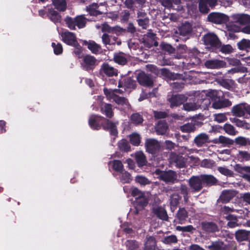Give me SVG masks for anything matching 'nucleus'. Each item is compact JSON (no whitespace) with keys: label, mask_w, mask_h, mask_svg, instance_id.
<instances>
[{"label":"nucleus","mask_w":250,"mask_h":250,"mask_svg":"<svg viewBox=\"0 0 250 250\" xmlns=\"http://www.w3.org/2000/svg\"><path fill=\"white\" fill-rule=\"evenodd\" d=\"M104 93L106 95L107 98L110 100H113L117 104L121 105L123 106L124 110L128 109L130 105L127 99L124 97H120L117 95V93H122L123 91L120 89H108L104 88Z\"/></svg>","instance_id":"obj_1"},{"label":"nucleus","mask_w":250,"mask_h":250,"mask_svg":"<svg viewBox=\"0 0 250 250\" xmlns=\"http://www.w3.org/2000/svg\"><path fill=\"white\" fill-rule=\"evenodd\" d=\"M154 173L157 176L158 178L166 183H173L177 180L176 173L172 170L165 171L156 169Z\"/></svg>","instance_id":"obj_2"},{"label":"nucleus","mask_w":250,"mask_h":250,"mask_svg":"<svg viewBox=\"0 0 250 250\" xmlns=\"http://www.w3.org/2000/svg\"><path fill=\"white\" fill-rule=\"evenodd\" d=\"M207 21L216 24L226 23L229 21V17L219 12H211L208 14Z\"/></svg>","instance_id":"obj_3"},{"label":"nucleus","mask_w":250,"mask_h":250,"mask_svg":"<svg viewBox=\"0 0 250 250\" xmlns=\"http://www.w3.org/2000/svg\"><path fill=\"white\" fill-rule=\"evenodd\" d=\"M204 44L217 47L220 45L221 42L215 33L208 32L204 34Z\"/></svg>","instance_id":"obj_4"},{"label":"nucleus","mask_w":250,"mask_h":250,"mask_svg":"<svg viewBox=\"0 0 250 250\" xmlns=\"http://www.w3.org/2000/svg\"><path fill=\"white\" fill-rule=\"evenodd\" d=\"M145 146L147 151L152 154H155L159 150L160 144L155 139H147L146 140Z\"/></svg>","instance_id":"obj_5"},{"label":"nucleus","mask_w":250,"mask_h":250,"mask_svg":"<svg viewBox=\"0 0 250 250\" xmlns=\"http://www.w3.org/2000/svg\"><path fill=\"white\" fill-rule=\"evenodd\" d=\"M62 40L68 45L76 46L78 45L76 37L74 34L68 31L62 32L60 34Z\"/></svg>","instance_id":"obj_6"},{"label":"nucleus","mask_w":250,"mask_h":250,"mask_svg":"<svg viewBox=\"0 0 250 250\" xmlns=\"http://www.w3.org/2000/svg\"><path fill=\"white\" fill-rule=\"evenodd\" d=\"M203 177L192 176L188 180V184L191 189L194 191H198L202 188Z\"/></svg>","instance_id":"obj_7"},{"label":"nucleus","mask_w":250,"mask_h":250,"mask_svg":"<svg viewBox=\"0 0 250 250\" xmlns=\"http://www.w3.org/2000/svg\"><path fill=\"white\" fill-rule=\"evenodd\" d=\"M138 83L142 85L146 86H152L153 83L152 78L144 72L139 73L137 76Z\"/></svg>","instance_id":"obj_8"},{"label":"nucleus","mask_w":250,"mask_h":250,"mask_svg":"<svg viewBox=\"0 0 250 250\" xmlns=\"http://www.w3.org/2000/svg\"><path fill=\"white\" fill-rule=\"evenodd\" d=\"M226 62L222 60L217 59L209 60L206 61L204 65L209 69H219L226 67Z\"/></svg>","instance_id":"obj_9"},{"label":"nucleus","mask_w":250,"mask_h":250,"mask_svg":"<svg viewBox=\"0 0 250 250\" xmlns=\"http://www.w3.org/2000/svg\"><path fill=\"white\" fill-rule=\"evenodd\" d=\"M232 20L240 25L250 24V16L245 14H237L231 16Z\"/></svg>","instance_id":"obj_10"},{"label":"nucleus","mask_w":250,"mask_h":250,"mask_svg":"<svg viewBox=\"0 0 250 250\" xmlns=\"http://www.w3.org/2000/svg\"><path fill=\"white\" fill-rule=\"evenodd\" d=\"M206 97L204 98V104L206 105L210 104V100L214 102L220 97L219 91L214 89H209L205 93Z\"/></svg>","instance_id":"obj_11"},{"label":"nucleus","mask_w":250,"mask_h":250,"mask_svg":"<svg viewBox=\"0 0 250 250\" xmlns=\"http://www.w3.org/2000/svg\"><path fill=\"white\" fill-rule=\"evenodd\" d=\"M169 162L172 165L178 167H183L185 166V158L180 155L172 153L169 156Z\"/></svg>","instance_id":"obj_12"},{"label":"nucleus","mask_w":250,"mask_h":250,"mask_svg":"<svg viewBox=\"0 0 250 250\" xmlns=\"http://www.w3.org/2000/svg\"><path fill=\"white\" fill-rule=\"evenodd\" d=\"M188 97L184 95H176L171 97L168 99L170 103V107H173L174 106H178L185 101H187Z\"/></svg>","instance_id":"obj_13"},{"label":"nucleus","mask_w":250,"mask_h":250,"mask_svg":"<svg viewBox=\"0 0 250 250\" xmlns=\"http://www.w3.org/2000/svg\"><path fill=\"white\" fill-rule=\"evenodd\" d=\"M83 69L87 71L93 69L96 62V59L91 55H86L83 57Z\"/></svg>","instance_id":"obj_14"},{"label":"nucleus","mask_w":250,"mask_h":250,"mask_svg":"<svg viewBox=\"0 0 250 250\" xmlns=\"http://www.w3.org/2000/svg\"><path fill=\"white\" fill-rule=\"evenodd\" d=\"M244 103L234 105L231 110V113L235 117H242L245 116Z\"/></svg>","instance_id":"obj_15"},{"label":"nucleus","mask_w":250,"mask_h":250,"mask_svg":"<svg viewBox=\"0 0 250 250\" xmlns=\"http://www.w3.org/2000/svg\"><path fill=\"white\" fill-rule=\"evenodd\" d=\"M212 142L216 144H221L223 146H229L234 143L233 140L222 135H220L218 138H215Z\"/></svg>","instance_id":"obj_16"},{"label":"nucleus","mask_w":250,"mask_h":250,"mask_svg":"<svg viewBox=\"0 0 250 250\" xmlns=\"http://www.w3.org/2000/svg\"><path fill=\"white\" fill-rule=\"evenodd\" d=\"M101 72L109 77L116 76L118 74L117 69L108 63H104L102 65Z\"/></svg>","instance_id":"obj_17"},{"label":"nucleus","mask_w":250,"mask_h":250,"mask_svg":"<svg viewBox=\"0 0 250 250\" xmlns=\"http://www.w3.org/2000/svg\"><path fill=\"white\" fill-rule=\"evenodd\" d=\"M231 102L229 99L220 100V97L212 103V107L214 109H221L231 106Z\"/></svg>","instance_id":"obj_18"},{"label":"nucleus","mask_w":250,"mask_h":250,"mask_svg":"<svg viewBox=\"0 0 250 250\" xmlns=\"http://www.w3.org/2000/svg\"><path fill=\"white\" fill-rule=\"evenodd\" d=\"M104 118L97 115H92L89 119V124L93 129L98 130L100 128V125Z\"/></svg>","instance_id":"obj_19"},{"label":"nucleus","mask_w":250,"mask_h":250,"mask_svg":"<svg viewBox=\"0 0 250 250\" xmlns=\"http://www.w3.org/2000/svg\"><path fill=\"white\" fill-rule=\"evenodd\" d=\"M229 120L238 127L247 130L250 129V124L245 120H241L236 117L229 118Z\"/></svg>","instance_id":"obj_20"},{"label":"nucleus","mask_w":250,"mask_h":250,"mask_svg":"<svg viewBox=\"0 0 250 250\" xmlns=\"http://www.w3.org/2000/svg\"><path fill=\"white\" fill-rule=\"evenodd\" d=\"M218 83L225 88L231 90L234 88L235 82L232 79H220L218 80Z\"/></svg>","instance_id":"obj_21"},{"label":"nucleus","mask_w":250,"mask_h":250,"mask_svg":"<svg viewBox=\"0 0 250 250\" xmlns=\"http://www.w3.org/2000/svg\"><path fill=\"white\" fill-rule=\"evenodd\" d=\"M219 231L218 226L214 222H204V231L208 233H214Z\"/></svg>","instance_id":"obj_22"},{"label":"nucleus","mask_w":250,"mask_h":250,"mask_svg":"<svg viewBox=\"0 0 250 250\" xmlns=\"http://www.w3.org/2000/svg\"><path fill=\"white\" fill-rule=\"evenodd\" d=\"M83 43L87 46L88 48L94 54H97L101 49L100 45L93 41L88 42L85 41H83Z\"/></svg>","instance_id":"obj_23"},{"label":"nucleus","mask_w":250,"mask_h":250,"mask_svg":"<svg viewBox=\"0 0 250 250\" xmlns=\"http://www.w3.org/2000/svg\"><path fill=\"white\" fill-rule=\"evenodd\" d=\"M156 242L155 238L152 236H148L146 238L145 243L144 250H155Z\"/></svg>","instance_id":"obj_24"},{"label":"nucleus","mask_w":250,"mask_h":250,"mask_svg":"<svg viewBox=\"0 0 250 250\" xmlns=\"http://www.w3.org/2000/svg\"><path fill=\"white\" fill-rule=\"evenodd\" d=\"M154 34L153 33H148L146 37H145L144 43L145 46L150 48L154 44L155 46H157L158 43L154 42Z\"/></svg>","instance_id":"obj_25"},{"label":"nucleus","mask_w":250,"mask_h":250,"mask_svg":"<svg viewBox=\"0 0 250 250\" xmlns=\"http://www.w3.org/2000/svg\"><path fill=\"white\" fill-rule=\"evenodd\" d=\"M47 16L51 21L54 23L60 22L61 17L59 14L53 9H48Z\"/></svg>","instance_id":"obj_26"},{"label":"nucleus","mask_w":250,"mask_h":250,"mask_svg":"<svg viewBox=\"0 0 250 250\" xmlns=\"http://www.w3.org/2000/svg\"><path fill=\"white\" fill-rule=\"evenodd\" d=\"M235 196V193L231 190H224L221 195L223 203L229 202Z\"/></svg>","instance_id":"obj_27"},{"label":"nucleus","mask_w":250,"mask_h":250,"mask_svg":"<svg viewBox=\"0 0 250 250\" xmlns=\"http://www.w3.org/2000/svg\"><path fill=\"white\" fill-rule=\"evenodd\" d=\"M250 235V232L245 230H238L235 233L236 238L239 241L247 240Z\"/></svg>","instance_id":"obj_28"},{"label":"nucleus","mask_w":250,"mask_h":250,"mask_svg":"<svg viewBox=\"0 0 250 250\" xmlns=\"http://www.w3.org/2000/svg\"><path fill=\"white\" fill-rule=\"evenodd\" d=\"M136 161L139 167L145 165L146 160L145 155L142 151H138L134 154Z\"/></svg>","instance_id":"obj_29"},{"label":"nucleus","mask_w":250,"mask_h":250,"mask_svg":"<svg viewBox=\"0 0 250 250\" xmlns=\"http://www.w3.org/2000/svg\"><path fill=\"white\" fill-rule=\"evenodd\" d=\"M228 221L227 226L230 228H233L238 226V219L236 216L232 214H229L226 217Z\"/></svg>","instance_id":"obj_30"},{"label":"nucleus","mask_w":250,"mask_h":250,"mask_svg":"<svg viewBox=\"0 0 250 250\" xmlns=\"http://www.w3.org/2000/svg\"><path fill=\"white\" fill-rule=\"evenodd\" d=\"M55 7L60 11H64L66 9L67 4L65 0H52Z\"/></svg>","instance_id":"obj_31"},{"label":"nucleus","mask_w":250,"mask_h":250,"mask_svg":"<svg viewBox=\"0 0 250 250\" xmlns=\"http://www.w3.org/2000/svg\"><path fill=\"white\" fill-rule=\"evenodd\" d=\"M128 56L124 53H119L114 56V61L121 65L125 64L127 61Z\"/></svg>","instance_id":"obj_32"},{"label":"nucleus","mask_w":250,"mask_h":250,"mask_svg":"<svg viewBox=\"0 0 250 250\" xmlns=\"http://www.w3.org/2000/svg\"><path fill=\"white\" fill-rule=\"evenodd\" d=\"M101 30L103 32L116 33L121 30V28L119 27H111L107 23H104L101 25Z\"/></svg>","instance_id":"obj_33"},{"label":"nucleus","mask_w":250,"mask_h":250,"mask_svg":"<svg viewBox=\"0 0 250 250\" xmlns=\"http://www.w3.org/2000/svg\"><path fill=\"white\" fill-rule=\"evenodd\" d=\"M99 6L96 3H93L87 7L86 9L90 15L97 16L104 13V11H100L98 10Z\"/></svg>","instance_id":"obj_34"},{"label":"nucleus","mask_w":250,"mask_h":250,"mask_svg":"<svg viewBox=\"0 0 250 250\" xmlns=\"http://www.w3.org/2000/svg\"><path fill=\"white\" fill-rule=\"evenodd\" d=\"M236 145L240 146H246L247 145L250 146V139L246 138L243 136H238L236 137L234 141Z\"/></svg>","instance_id":"obj_35"},{"label":"nucleus","mask_w":250,"mask_h":250,"mask_svg":"<svg viewBox=\"0 0 250 250\" xmlns=\"http://www.w3.org/2000/svg\"><path fill=\"white\" fill-rule=\"evenodd\" d=\"M167 123L163 122H159L156 126V131L158 134H165L167 131Z\"/></svg>","instance_id":"obj_36"},{"label":"nucleus","mask_w":250,"mask_h":250,"mask_svg":"<svg viewBox=\"0 0 250 250\" xmlns=\"http://www.w3.org/2000/svg\"><path fill=\"white\" fill-rule=\"evenodd\" d=\"M218 182V180L212 175L204 174V184L207 186H212L215 185Z\"/></svg>","instance_id":"obj_37"},{"label":"nucleus","mask_w":250,"mask_h":250,"mask_svg":"<svg viewBox=\"0 0 250 250\" xmlns=\"http://www.w3.org/2000/svg\"><path fill=\"white\" fill-rule=\"evenodd\" d=\"M109 165L112 167L115 171L122 172L123 169V165L119 160H114L109 163Z\"/></svg>","instance_id":"obj_38"},{"label":"nucleus","mask_w":250,"mask_h":250,"mask_svg":"<svg viewBox=\"0 0 250 250\" xmlns=\"http://www.w3.org/2000/svg\"><path fill=\"white\" fill-rule=\"evenodd\" d=\"M102 40L103 43L104 44L110 45L115 43L116 38L115 37L110 36L106 34H104L102 37Z\"/></svg>","instance_id":"obj_39"},{"label":"nucleus","mask_w":250,"mask_h":250,"mask_svg":"<svg viewBox=\"0 0 250 250\" xmlns=\"http://www.w3.org/2000/svg\"><path fill=\"white\" fill-rule=\"evenodd\" d=\"M154 212L160 219L163 220H167L168 216L166 211L164 208H157L154 209Z\"/></svg>","instance_id":"obj_40"},{"label":"nucleus","mask_w":250,"mask_h":250,"mask_svg":"<svg viewBox=\"0 0 250 250\" xmlns=\"http://www.w3.org/2000/svg\"><path fill=\"white\" fill-rule=\"evenodd\" d=\"M236 22H234V21L229 22L227 25V28L228 32H239L241 31V27L236 24Z\"/></svg>","instance_id":"obj_41"},{"label":"nucleus","mask_w":250,"mask_h":250,"mask_svg":"<svg viewBox=\"0 0 250 250\" xmlns=\"http://www.w3.org/2000/svg\"><path fill=\"white\" fill-rule=\"evenodd\" d=\"M237 46L241 50L250 49V41L243 39L237 43Z\"/></svg>","instance_id":"obj_42"},{"label":"nucleus","mask_w":250,"mask_h":250,"mask_svg":"<svg viewBox=\"0 0 250 250\" xmlns=\"http://www.w3.org/2000/svg\"><path fill=\"white\" fill-rule=\"evenodd\" d=\"M177 219L179 221V223L182 224L183 222L188 217V212L184 208H180L178 210L177 215Z\"/></svg>","instance_id":"obj_43"},{"label":"nucleus","mask_w":250,"mask_h":250,"mask_svg":"<svg viewBox=\"0 0 250 250\" xmlns=\"http://www.w3.org/2000/svg\"><path fill=\"white\" fill-rule=\"evenodd\" d=\"M223 129L224 131L230 135H235L238 133V131L235 130V127L229 124H225L224 125Z\"/></svg>","instance_id":"obj_44"},{"label":"nucleus","mask_w":250,"mask_h":250,"mask_svg":"<svg viewBox=\"0 0 250 250\" xmlns=\"http://www.w3.org/2000/svg\"><path fill=\"white\" fill-rule=\"evenodd\" d=\"M104 128L105 129L109 130L110 133L113 135H115L117 134L116 124L109 121H107L106 125H104Z\"/></svg>","instance_id":"obj_45"},{"label":"nucleus","mask_w":250,"mask_h":250,"mask_svg":"<svg viewBox=\"0 0 250 250\" xmlns=\"http://www.w3.org/2000/svg\"><path fill=\"white\" fill-rule=\"evenodd\" d=\"M223 243L220 241L211 242V244L208 245H206V248L208 250H221L222 246Z\"/></svg>","instance_id":"obj_46"},{"label":"nucleus","mask_w":250,"mask_h":250,"mask_svg":"<svg viewBox=\"0 0 250 250\" xmlns=\"http://www.w3.org/2000/svg\"><path fill=\"white\" fill-rule=\"evenodd\" d=\"M101 111L107 117H111L113 116L112 106L110 104H105L101 107Z\"/></svg>","instance_id":"obj_47"},{"label":"nucleus","mask_w":250,"mask_h":250,"mask_svg":"<svg viewBox=\"0 0 250 250\" xmlns=\"http://www.w3.org/2000/svg\"><path fill=\"white\" fill-rule=\"evenodd\" d=\"M234 169L241 174L243 173L244 172L250 173V166L243 167L240 164H237L234 166Z\"/></svg>","instance_id":"obj_48"},{"label":"nucleus","mask_w":250,"mask_h":250,"mask_svg":"<svg viewBox=\"0 0 250 250\" xmlns=\"http://www.w3.org/2000/svg\"><path fill=\"white\" fill-rule=\"evenodd\" d=\"M181 199V197L179 195L176 193H172L170 196V205L173 207H176L179 204V200Z\"/></svg>","instance_id":"obj_49"},{"label":"nucleus","mask_w":250,"mask_h":250,"mask_svg":"<svg viewBox=\"0 0 250 250\" xmlns=\"http://www.w3.org/2000/svg\"><path fill=\"white\" fill-rule=\"evenodd\" d=\"M130 141L134 146H138L141 142V137L139 134L134 133L130 135Z\"/></svg>","instance_id":"obj_50"},{"label":"nucleus","mask_w":250,"mask_h":250,"mask_svg":"<svg viewBox=\"0 0 250 250\" xmlns=\"http://www.w3.org/2000/svg\"><path fill=\"white\" fill-rule=\"evenodd\" d=\"M64 21L69 28L71 30L75 29V27L76 25L75 18L73 19L71 17H67L65 19Z\"/></svg>","instance_id":"obj_51"},{"label":"nucleus","mask_w":250,"mask_h":250,"mask_svg":"<svg viewBox=\"0 0 250 250\" xmlns=\"http://www.w3.org/2000/svg\"><path fill=\"white\" fill-rule=\"evenodd\" d=\"M200 106L199 104L188 103L184 104L183 108L185 110L190 111L197 110Z\"/></svg>","instance_id":"obj_52"},{"label":"nucleus","mask_w":250,"mask_h":250,"mask_svg":"<svg viewBox=\"0 0 250 250\" xmlns=\"http://www.w3.org/2000/svg\"><path fill=\"white\" fill-rule=\"evenodd\" d=\"M136 204L141 208H143L148 203V199L145 195V193L143 197H140L136 200Z\"/></svg>","instance_id":"obj_53"},{"label":"nucleus","mask_w":250,"mask_h":250,"mask_svg":"<svg viewBox=\"0 0 250 250\" xmlns=\"http://www.w3.org/2000/svg\"><path fill=\"white\" fill-rule=\"evenodd\" d=\"M131 121L133 124L138 125L143 122V119L141 115L138 113H134L131 116Z\"/></svg>","instance_id":"obj_54"},{"label":"nucleus","mask_w":250,"mask_h":250,"mask_svg":"<svg viewBox=\"0 0 250 250\" xmlns=\"http://www.w3.org/2000/svg\"><path fill=\"white\" fill-rule=\"evenodd\" d=\"M76 25L81 28L85 26L86 23V20L83 15H80L75 18Z\"/></svg>","instance_id":"obj_55"},{"label":"nucleus","mask_w":250,"mask_h":250,"mask_svg":"<svg viewBox=\"0 0 250 250\" xmlns=\"http://www.w3.org/2000/svg\"><path fill=\"white\" fill-rule=\"evenodd\" d=\"M191 31V27L189 24L182 25L180 28V33L183 36H186Z\"/></svg>","instance_id":"obj_56"},{"label":"nucleus","mask_w":250,"mask_h":250,"mask_svg":"<svg viewBox=\"0 0 250 250\" xmlns=\"http://www.w3.org/2000/svg\"><path fill=\"white\" fill-rule=\"evenodd\" d=\"M180 129L183 132H189L194 130L195 126L193 124L188 123L181 126Z\"/></svg>","instance_id":"obj_57"},{"label":"nucleus","mask_w":250,"mask_h":250,"mask_svg":"<svg viewBox=\"0 0 250 250\" xmlns=\"http://www.w3.org/2000/svg\"><path fill=\"white\" fill-rule=\"evenodd\" d=\"M120 180L123 183H129L132 180L130 174L126 172H122Z\"/></svg>","instance_id":"obj_58"},{"label":"nucleus","mask_w":250,"mask_h":250,"mask_svg":"<svg viewBox=\"0 0 250 250\" xmlns=\"http://www.w3.org/2000/svg\"><path fill=\"white\" fill-rule=\"evenodd\" d=\"M135 181L141 185L145 186L150 184V181L145 177L138 175L135 178Z\"/></svg>","instance_id":"obj_59"},{"label":"nucleus","mask_w":250,"mask_h":250,"mask_svg":"<svg viewBox=\"0 0 250 250\" xmlns=\"http://www.w3.org/2000/svg\"><path fill=\"white\" fill-rule=\"evenodd\" d=\"M126 245L129 250H137L139 247L138 243L134 240H128Z\"/></svg>","instance_id":"obj_60"},{"label":"nucleus","mask_w":250,"mask_h":250,"mask_svg":"<svg viewBox=\"0 0 250 250\" xmlns=\"http://www.w3.org/2000/svg\"><path fill=\"white\" fill-rule=\"evenodd\" d=\"M118 146L121 150L124 151H127L130 148L128 143L126 141L124 140H122L118 143Z\"/></svg>","instance_id":"obj_61"},{"label":"nucleus","mask_w":250,"mask_h":250,"mask_svg":"<svg viewBox=\"0 0 250 250\" xmlns=\"http://www.w3.org/2000/svg\"><path fill=\"white\" fill-rule=\"evenodd\" d=\"M177 239L175 235H171L164 238L163 242L166 244H172L177 243Z\"/></svg>","instance_id":"obj_62"},{"label":"nucleus","mask_w":250,"mask_h":250,"mask_svg":"<svg viewBox=\"0 0 250 250\" xmlns=\"http://www.w3.org/2000/svg\"><path fill=\"white\" fill-rule=\"evenodd\" d=\"M220 51L224 54H229L232 52L233 48L230 44H224L220 45Z\"/></svg>","instance_id":"obj_63"},{"label":"nucleus","mask_w":250,"mask_h":250,"mask_svg":"<svg viewBox=\"0 0 250 250\" xmlns=\"http://www.w3.org/2000/svg\"><path fill=\"white\" fill-rule=\"evenodd\" d=\"M239 155L241 159V161H250V153L247 151H239Z\"/></svg>","instance_id":"obj_64"}]
</instances>
